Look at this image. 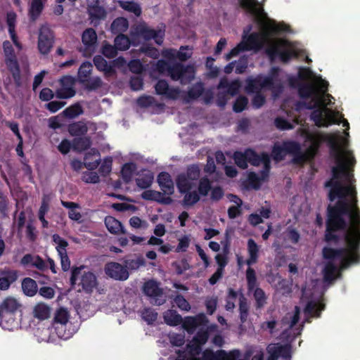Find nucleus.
<instances>
[{
    "label": "nucleus",
    "mask_w": 360,
    "mask_h": 360,
    "mask_svg": "<svg viewBox=\"0 0 360 360\" xmlns=\"http://www.w3.org/2000/svg\"><path fill=\"white\" fill-rule=\"evenodd\" d=\"M155 90L158 95L165 96L172 100H176L180 94V89L178 87H169V84L165 79L158 81L155 85Z\"/></svg>",
    "instance_id": "obj_15"
},
{
    "label": "nucleus",
    "mask_w": 360,
    "mask_h": 360,
    "mask_svg": "<svg viewBox=\"0 0 360 360\" xmlns=\"http://www.w3.org/2000/svg\"><path fill=\"white\" fill-rule=\"evenodd\" d=\"M182 327L188 334H193L197 328V323L193 316H187L181 323Z\"/></svg>",
    "instance_id": "obj_60"
},
{
    "label": "nucleus",
    "mask_w": 360,
    "mask_h": 360,
    "mask_svg": "<svg viewBox=\"0 0 360 360\" xmlns=\"http://www.w3.org/2000/svg\"><path fill=\"white\" fill-rule=\"evenodd\" d=\"M290 349L287 346H278L274 347L272 348L268 347V352L270 353V356H269L267 360H277L278 357L280 355L283 356H287L289 354Z\"/></svg>",
    "instance_id": "obj_43"
},
{
    "label": "nucleus",
    "mask_w": 360,
    "mask_h": 360,
    "mask_svg": "<svg viewBox=\"0 0 360 360\" xmlns=\"http://www.w3.org/2000/svg\"><path fill=\"white\" fill-rule=\"evenodd\" d=\"M269 32H255L248 36L244 35L245 39V49L247 51L255 50L259 51L262 49L264 44L268 41L269 34H277L280 29L277 25H272L268 27Z\"/></svg>",
    "instance_id": "obj_5"
},
{
    "label": "nucleus",
    "mask_w": 360,
    "mask_h": 360,
    "mask_svg": "<svg viewBox=\"0 0 360 360\" xmlns=\"http://www.w3.org/2000/svg\"><path fill=\"white\" fill-rule=\"evenodd\" d=\"M300 105L304 106L306 108L309 110H313V112L311 114V120H312L316 126L318 127H327L331 123L339 124L340 122L336 121L335 119L330 115V119L331 120L330 122L326 120L323 117V114L326 110H328L326 108V100L323 97H319L315 100V102L311 103V102L306 103V102H298L297 103V107L299 108Z\"/></svg>",
    "instance_id": "obj_3"
},
{
    "label": "nucleus",
    "mask_w": 360,
    "mask_h": 360,
    "mask_svg": "<svg viewBox=\"0 0 360 360\" xmlns=\"http://www.w3.org/2000/svg\"><path fill=\"white\" fill-rule=\"evenodd\" d=\"M93 61L98 70L103 72L105 76H112L116 72L115 68L119 67L124 59L122 57H120L108 63L103 56L96 55L94 57Z\"/></svg>",
    "instance_id": "obj_11"
},
{
    "label": "nucleus",
    "mask_w": 360,
    "mask_h": 360,
    "mask_svg": "<svg viewBox=\"0 0 360 360\" xmlns=\"http://www.w3.org/2000/svg\"><path fill=\"white\" fill-rule=\"evenodd\" d=\"M105 272L109 277L117 281H126L129 276V271L124 265L115 262L106 264Z\"/></svg>",
    "instance_id": "obj_12"
},
{
    "label": "nucleus",
    "mask_w": 360,
    "mask_h": 360,
    "mask_svg": "<svg viewBox=\"0 0 360 360\" xmlns=\"http://www.w3.org/2000/svg\"><path fill=\"white\" fill-rule=\"evenodd\" d=\"M91 146V140L89 136H82L75 137L72 140V149L77 152H82L89 148Z\"/></svg>",
    "instance_id": "obj_30"
},
{
    "label": "nucleus",
    "mask_w": 360,
    "mask_h": 360,
    "mask_svg": "<svg viewBox=\"0 0 360 360\" xmlns=\"http://www.w3.org/2000/svg\"><path fill=\"white\" fill-rule=\"evenodd\" d=\"M69 313L68 310L63 307L58 309L54 316V321L61 325L66 324L69 319Z\"/></svg>",
    "instance_id": "obj_53"
},
{
    "label": "nucleus",
    "mask_w": 360,
    "mask_h": 360,
    "mask_svg": "<svg viewBox=\"0 0 360 360\" xmlns=\"http://www.w3.org/2000/svg\"><path fill=\"white\" fill-rule=\"evenodd\" d=\"M18 278V274L15 271H8L3 274L0 277V290H6Z\"/></svg>",
    "instance_id": "obj_33"
},
{
    "label": "nucleus",
    "mask_w": 360,
    "mask_h": 360,
    "mask_svg": "<svg viewBox=\"0 0 360 360\" xmlns=\"http://www.w3.org/2000/svg\"><path fill=\"white\" fill-rule=\"evenodd\" d=\"M233 160L235 161L236 165L243 169H245L248 167V155H247V150L245 153L236 151L233 154Z\"/></svg>",
    "instance_id": "obj_48"
},
{
    "label": "nucleus",
    "mask_w": 360,
    "mask_h": 360,
    "mask_svg": "<svg viewBox=\"0 0 360 360\" xmlns=\"http://www.w3.org/2000/svg\"><path fill=\"white\" fill-rule=\"evenodd\" d=\"M157 181L164 193L171 195L174 193V183L168 172H160L158 176Z\"/></svg>",
    "instance_id": "obj_23"
},
{
    "label": "nucleus",
    "mask_w": 360,
    "mask_h": 360,
    "mask_svg": "<svg viewBox=\"0 0 360 360\" xmlns=\"http://www.w3.org/2000/svg\"><path fill=\"white\" fill-rule=\"evenodd\" d=\"M209 339V333L207 329L200 328L193 338L192 340L199 343V345H205Z\"/></svg>",
    "instance_id": "obj_61"
},
{
    "label": "nucleus",
    "mask_w": 360,
    "mask_h": 360,
    "mask_svg": "<svg viewBox=\"0 0 360 360\" xmlns=\"http://www.w3.org/2000/svg\"><path fill=\"white\" fill-rule=\"evenodd\" d=\"M204 92V86L202 82L193 85L187 92V101L198 99Z\"/></svg>",
    "instance_id": "obj_45"
},
{
    "label": "nucleus",
    "mask_w": 360,
    "mask_h": 360,
    "mask_svg": "<svg viewBox=\"0 0 360 360\" xmlns=\"http://www.w3.org/2000/svg\"><path fill=\"white\" fill-rule=\"evenodd\" d=\"M92 64L86 61L82 63L78 70V77L81 82L82 79H88L90 77L92 71Z\"/></svg>",
    "instance_id": "obj_52"
},
{
    "label": "nucleus",
    "mask_w": 360,
    "mask_h": 360,
    "mask_svg": "<svg viewBox=\"0 0 360 360\" xmlns=\"http://www.w3.org/2000/svg\"><path fill=\"white\" fill-rule=\"evenodd\" d=\"M284 150L287 154L292 155L301 150L300 144L295 141H286L283 143Z\"/></svg>",
    "instance_id": "obj_59"
},
{
    "label": "nucleus",
    "mask_w": 360,
    "mask_h": 360,
    "mask_svg": "<svg viewBox=\"0 0 360 360\" xmlns=\"http://www.w3.org/2000/svg\"><path fill=\"white\" fill-rule=\"evenodd\" d=\"M285 150H284L283 145L279 146L275 144L272 148L271 155L273 158L276 161L283 160L286 155Z\"/></svg>",
    "instance_id": "obj_64"
},
{
    "label": "nucleus",
    "mask_w": 360,
    "mask_h": 360,
    "mask_svg": "<svg viewBox=\"0 0 360 360\" xmlns=\"http://www.w3.org/2000/svg\"><path fill=\"white\" fill-rule=\"evenodd\" d=\"M281 70L279 67H272L266 76H264L265 84H268L269 90L273 96H278L283 91V84L280 77Z\"/></svg>",
    "instance_id": "obj_8"
},
{
    "label": "nucleus",
    "mask_w": 360,
    "mask_h": 360,
    "mask_svg": "<svg viewBox=\"0 0 360 360\" xmlns=\"http://www.w3.org/2000/svg\"><path fill=\"white\" fill-rule=\"evenodd\" d=\"M112 163V160L111 157H107L104 159L98 169V172L101 176H106L111 172Z\"/></svg>",
    "instance_id": "obj_62"
},
{
    "label": "nucleus",
    "mask_w": 360,
    "mask_h": 360,
    "mask_svg": "<svg viewBox=\"0 0 360 360\" xmlns=\"http://www.w3.org/2000/svg\"><path fill=\"white\" fill-rule=\"evenodd\" d=\"M137 169L136 165L134 162L125 163L121 169V174L123 181L125 183H129L131 181L133 174Z\"/></svg>",
    "instance_id": "obj_38"
},
{
    "label": "nucleus",
    "mask_w": 360,
    "mask_h": 360,
    "mask_svg": "<svg viewBox=\"0 0 360 360\" xmlns=\"http://www.w3.org/2000/svg\"><path fill=\"white\" fill-rule=\"evenodd\" d=\"M240 6L249 13L254 15H259L262 11V10L257 7V0H240Z\"/></svg>",
    "instance_id": "obj_44"
},
{
    "label": "nucleus",
    "mask_w": 360,
    "mask_h": 360,
    "mask_svg": "<svg viewBox=\"0 0 360 360\" xmlns=\"http://www.w3.org/2000/svg\"><path fill=\"white\" fill-rule=\"evenodd\" d=\"M104 222L108 231L112 234H125L127 233L122 223L112 216H107Z\"/></svg>",
    "instance_id": "obj_26"
},
{
    "label": "nucleus",
    "mask_w": 360,
    "mask_h": 360,
    "mask_svg": "<svg viewBox=\"0 0 360 360\" xmlns=\"http://www.w3.org/2000/svg\"><path fill=\"white\" fill-rule=\"evenodd\" d=\"M22 289L23 292L30 297L36 295L38 291L36 281L31 278H25L22 281Z\"/></svg>",
    "instance_id": "obj_36"
},
{
    "label": "nucleus",
    "mask_w": 360,
    "mask_h": 360,
    "mask_svg": "<svg viewBox=\"0 0 360 360\" xmlns=\"http://www.w3.org/2000/svg\"><path fill=\"white\" fill-rule=\"evenodd\" d=\"M307 139L311 143L307 148L305 154L311 160L314 159L317 155L321 143L325 141V138L321 134H310Z\"/></svg>",
    "instance_id": "obj_20"
},
{
    "label": "nucleus",
    "mask_w": 360,
    "mask_h": 360,
    "mask_svg": "<svg viewBox=\"0 0 360 360\" xmlns=\"http://www.w3.org/2000/svg\"><path fill=\"white\" fill-rule=\"evenodd\" d=\"M184 198L182 200V205L184 207H191L200 200V195L197 191H186L184 193Z\"/></svg>",
    "instance_id": "obj_42"
},
{
    "label": "nucleus",
    "mask_w": 360,
    "mask_h": 360,
    "mask_svg": "<svg viewBox=\"0 0 360 360\" xmlns=\"http://www.w3.org/2000/svg\"><path fill=\"white\" fill-rule=\"evenodd\" d=\"M44 9V4L41 0H32L29 8V16L32 21H35L41 15Z\"/></svg>",
    "instance_id": "obj_37"
},
{
    "label": "nucleus",
    "mask_w": 360,
    "mask_h": 360,
    "mask_svg": "<svg viewBox=\"0 0 360 360\" xmlns=\"http://www.w3.org/2000/svg\"><path fill=\"white\" fill-rule=\"evenodd\" d=\"M325 309V304L323 303H319L314 301H309L306 304L304 309V314L310 317L319 318L321 314V311Z\"/></svg>",
    "instance_id": "obj_28"
},
{
    "label": "nucleus",
    "mask_w": 360,
    "mask_h": 360,
    "mask_svg": "<svg viewBox=\"0 0 360 360\" xmlns=\"http://www.w3.org/2000/svg\"><path fill=\"white\" fill-rule=\"evenodd\" d=\"M101 53L103 56L108 58H113L117 55V49L115 45H111L107 42L104 43L102 49Z\"/></svg>",
    "instance_id": "obj_57"
},
{
    "label": "nucleus",
    "mask_w": 360,
    "mask_h": 360,
    "mask_svg": "<svg viewBox=\"0 0 360 360\" xmlns=\"http://www.w3.org/2000/svg\"><path fill=\"white\" fill-rule=\"evenodd\" d=\"M247 155L248 162H250L253 166H259L260 164L264 165V159H270L269 155L266 153H262L260 155H259L252 149L247 150Z\"/></svg>",
    "instance_id": "obj_32"
},
{
    "label": "nucleus",
    "mask_w": 360,
    "mask_h": 360,
    "mask_svg": "<svg viewBox=\"0 0 360 360\" xmlns=\"http://www.w3.org/2000/svg\"><path fill=\"white\" fill-rule=\"evenodd\" d=\"M139 177L136 179V186L141 189H146L153 184L154 179L153 173L148 169H142L137 174Z\"/></svg>",
    "instance_id": "obj_24"
},
{
    "label": "nucleus",
    "mask_w": 360,
    "mask_h": 360,
    "mask_svg": "<svg viewBox=\"0 0 360 360\" xmlns=\"http://www.w3.org/2000/svg\"><path fill=\"white\" fill-rule=\"evenodd\" d=\"M141 198L146 200L155 201L161 205H170L173 202L171 197L164 196L161 192L154 190L143 191Z\"/></svg>",
    "instance_id": "obj_21"
},
{
    "label": "nucleus",
    "mask_w": 360,
    "mask_h": 360,
    "mask_svg": "<svg viewBox=\"0 0 360 360\" xmlns=\"http://www.w3.org/2000/svg\"><path fill=\"white\" fill-rule=\"evenodd\" d=\"M274 125L280 130H289L293 129V124L282 117H277L275 118Z\"/></svg>",
    "instance_id": "obj_63"
},
{
    "label": "nucleus",
    "mask_w": 360,
    "mask_h": 360,
    "mask_svg": "<svg viewBox=\"0 0 360 360\" xmlns=\"http://www.w3.org/2000/svg\"><path fill=\"white\" fill-rule=\"evenodd\" d=\"M192 360H230V357L225 350L214 352L211 349H206L202 352L201 359L193 357Z\"/></svg>",
    "instance_id": "obj_25"
},
{
    "label": "nucleus",
    "mask_w": 360,
    "mask_h": 360,
    "mask_svg": "<svg viewBox=\"0 0 360 360\" xmlns=\"http://www.w3.org/2000/svg\"><path fill=\"white\" fill-rule=\"evenodd\" d=\"M115 45L117 50L126 51L127 50L131 44L129 37L123 34H118L115 38Z\"/></svg>",
    "instance_id": "obj_47"
},
{
    "label": "nucleus",
    "mask_w": 360,
    "mask_h": 360,
    "mask_svg": "<svg viewBox=\"0 0 360 360\" xmlns=\"http://www.w3.org/2000/svg\"><path fill=\"white\" fill-rule=\"evenodd\" d=\"M33 312L36 318L45 320L50 316L51 309L47 304L39 303L34 307Z\"/></svg>",
    "instance_id": "obj_41"
},
{
    "label": "nucleus",
    "mask_w": 360,
    "mask_h": 360,
    "mask_svg": "<svg viewBox=\"0 0 360 360\" xmlns=\"http://www.w3.org/2000/svg\"><path fill=\"white\" fill-rule=\"evenodd\" d=\"M262 89H268V84H265L264 75L259 74L255 77H249L246 80L245 90L248 94L261 92Z\"/></svg>",
    "instance_id": "obj_17"
},
{
    "label": "nucleus",
    "mask_w": 360,
    "mask_h": 360,
    "mask_svg": "<svg viewBox=\"0 0 360 360\" xmlns=\"http://www.w3.org/2000/svg\"><path fill=\"white\" fill-rule=\"evenodd\" d=\"M176 184L180 193L191 191L195 185L193 181L188 179L184 173H181L177 176Z\"/></svg>",
    "instance_id": "obj_27"
},
{
    "label": "nucleus",
    "mask_w": 360,
    "mask_h": 360,
    "mask_svg": "<svg viewBox=\"0 0 360 360\" xmlns=\"http://www.w3.org/2000/svg\"><path fill=\"white\" fill-rule=\"evenodd\" d=\"M286 239L292 244H297L300 240V234L296 229L292 226H288L285 230Z\"/></svg>",
    "instance_id": "obj_54"
},
{
    "label": "nucleus",
    "mask_w": 360,
    "mask_h": 360,
    "mask_svg": "<svg viewBox=\"0 0 360 360\" xmlns=\"http://www.w3.org/2000/svg\"><path fill=\"white\" fill-rule=\"evenodd\" d=\"M82 289L86 293H91L98 285L96 275L91 271L84 272L81 277L80 283Z\"/></svg>",
    "instance_id": "obj_22"
},
{
    "label": "nucleus",
    "mask_w": 360,
    "mask_h": 360,
    "mask_svg": "<svg viewBox=\"0 0 360 360\" xmlns=\"http://www.w3.org/2000/svg\"><path fill=\"white\" fill-rule=\"evenodd\" d=\"M156 68L160 72L167 71L173 81H179L182 85L191 83L195 76V66L191 64L184 65L179 62L169 63L164 60H159Z\"/></svg>",
    "instance_id": "obj_2"
},
{
    "label": "nucleus",
    "mask_w": 360,
    "mask_h": 360,
    "mask_svg": "<svg viewBox=\"0 0 360 360\" xmlns=\"http://www.w3.org/2000/svg\"><path fill=\"white\" fill-rule=\"evenodd\" d=\"M83 113V108L79 103L71 105L65 108L62 112L64 117L69 119H74Z\"/></svg>",
    "instance_id": "obj_39"
},
{
    "label": "nucleus",
    "mask_w": 360,
    "mask_h": 360,
    "mask_svg": "<svg viewBox=\"0 0 360 360\" xmlns=\"http://www.w3.org/2000/svg\"><path fill=\"white\" fill-rule=\"evenodd\" d=\"M298 95L302 99L311 98V103L315 102V100L319 97H321L318 94L317 87L311 83L300 84L298 86Z\"/></svg>",
    "instance_id": "obj_18"
},
{
    "label": "nucleus",
    "mask_w": 360,
    "mask_h": 360,
    "mask_svg": "<svg viewBox=\"0 0 360 360\" xmlns=\"http://www.w3.org/2000/svg\"><path fill=\"white\" fill-rule=\"evenodd\" d=\"M81 83L84 86V88L88 91H95L102 86L103 82L99 77L91 79H82Z\"/></svg>",
    "instance_id": "obj_46"
},
{
    "label": "nucleus",
    "mask_w": 360,
    "mask_h": 360,
    "mask_svg": "<svg viewBox=\"0 0 360 360\" xmlns=\"http://www.w3.org/2000/svg\"><path fill=\"white\" fill-rule=\"evenodd\" d=\"M82 41L84 45L82 51L86 57L91 56L95 51V46L97 41V34L93 28L86 29L82 35Z\"/></svg>",
    "instance_id": "obj_13"
},
{
    "label": "nucleus",
    "mask_w": 360,
    "mask_h": 360,
    "mask_svg": "<svg viewBox=\"0 0 360 360\" xmlns=\"http://www.w3.org/2000/svg\"><path fill=\"white\" fill-rule=\"evenodd\" d=\"M92 155H97L99 156L100 153L96 149L92 148V149H91V150L89 153H87L85 155L84 160L86 162H84V167L89 170H94V169H96L101 163L100 158H98V160H96L94 162H87L86 160L89 158V156Z\"/></svg>",
    "instance_id": "obj_50"
},
{
    "label": "nucleus",
    "mask_w": 360,
    "mask_h": 360,
    "mask_svg": "<svg viewBox=\"0 0 360 360\" xmlns=\"http://www.w3.org/2000/svg\"><path fill=\"white\" fill-rule=\"evenodd\" d=\"M246 280L248 292H254L253 297L255 300L256 309H262L266 304L267 296L260 288H257V281L255 271L248 267L246 271Z\"/></svg>",
    "instance_id": "obj_6"
},
{
    "label": "nucleus",
    "mask_w": 360,
    "mask_h": 360,
    "mask_svg": "<svg viewBox=\"0 0 360 360\" xmlns=\"http://www.w3.org/2000/svg\"><path fill=\"white\" fill-rule=\"evenodd\" d=\"M248 103V99L244 96H239L235 101L233 110L235 112H241L247 107Z\"/></svg>",
    "instance_id": "obj_56"
},
{
    "label": "nucleus",
    "mask_w": 360,
    "mask_h": 360,
    "mask_svg": "<svg viewBox=\"0 0 360 360\" xmlns=\"http://www.w3.org/2000/svg\"><path fill=\"white\" fill-rule=\"evenodd\" d=\"M55 42V34L53 31L47 24L42 25L39 30L37 48L42 55H48Z\"/></svg>",
    "instance_id": "obj_7"
},
{
    "label": "nucleus",
    "mask_w": 360,
    "mask_h": 360,
    "mask_svg": "<svg viewBox=\"0 0 360 360\" xmlns=\"http://www.w3.org/2000/svg\"><path fill=\"white\" fill-rule=\"evenodd\" d=\"M145 265V260L142 257L136 259H128L124 260V266L127 269L136 270L140 266Z\"/></svg>",
    "instance_id": "obj_55"
},
{
    "label": "nucleus",
    "mask_w": 360,
    "mask_h": 360,
    "mask_svg": "<svg viewBox=\"0 0 360 360\" xmlns=\"http://www.w3.org/2000/svg\"><path fill=\"white\" fill-rule=\"evenodd\" d=\"M76 94L72 86L62 87L56 91V95L58 98L66 99L73 97Z\"/></svg>",
    "instance_id": "obj_58"
},
{
    "label": "nucleus",
    "mask_w": 360,
    "mask_h": 360,
    "mask_svg": "<svg viewBox=\"0 0 360 360\" xmlns=\"http://www.w3.org/2000/svg\"><path fill=\"white\" fill-rule=\"evenodd\" d=\"M288 41L285 40H280L278 44L273 45L268 47L266 50L267 55L271 58H274L276 56H278L281 61L283 63L289 62L292 58L297 57V53L294 50H281V46H285Z\"/></svg>",
    "instance_id": "obj_9"
},
{
    "label": "nucleus",
    "mask_w": 360,
    "mask_h": 360,
    "mask_svg": "<svg viewBox=\"0 0 360 360\" xmlns=\"http://www.w3.org/2000/svg\"><path fill=\"white\" fill-rule=\"evenodd\" d=\"M165 29L154 30L146 26L139 27V34L146 40L154 39L155 42L161 45L165 37Z\"/></svg>",
    "instance_id": "obj_16"
},
{
    "label": "nucleus",
    "mask_w": 360,
    "mask_h": 360,
    "mask_svg": "<svg viewBox=\"0 0 360 360\" xmlns=\"http://www.w3.org/2000/svg\"><path fill=\"white\" fill-rule=\"evenodd\" d=\"M239 314L240 322L242 323H245L249 315V306L247 298L243 293L240 294L239 297Z\"/></svg>",
    "instance_id": "obj_40"
},
{
    "label": "nucleus",
    "mask_w": 360,
    "mask_h": 360,
    "mask_svg": "<svg viewBox=\"0 0 360 360\" xmlns=\"http://www.w3.org/2000/svg\"><path fill=\"white\" fill-rule=\"evenodd\" d=\"M212 189L211 181L207 177H202L200 179L198 184V194L202 196H206Z\"/></svg>",
    "instance_id": "obj_49"
},
{
    "label": "nucleus",
    "mask_w": 360,
    "mask_h": 360,
    "mask_svg": "<svg viewBox=\"0 0 360 360\" xmlns=\"http://www.w3.org/2000/svg\"><path fill=\"white\" fill-rule=\"evenodd\" d=\"M87 11L92 22H98L106 17V11L103 6L100 5L99 0H93L89 4Z\"/></svg>",
    "instance_id": "obj_19"
},
{
    "label": "nucleus",
    "mask_w": 360,
    "mask_h": 360,
    "mask_svg": "<svg viewBox=\"0 0 360 360\" xmlns=\"http://www.w3.org/2000/svg\"><path fill=\"white\" fill-rule=\"evenodd\" d=\"M69 134L72 136H82L88 131V127L84 121L75 122L68 127Z\"/></svg>",
    "instance_id": "obj_29"
},
{
    "label": "nucleus",
    "mask_w": 360,
    "mask_h": 360,
    "mask_svg": "<svg viewBox=\"0 0 360 360\" xmlns=\"http://www.w3.org/2000/svg\"><path fill=\"white\" fill-rule=\"evenodd\" d=\"M20 306L16 299L8 297L1 302L0 307L2 309V314H4L5 321L8 323L9 321L13 323L15 319L13 315Z\"/></svg>",
    "instance_id": "obj_14"
},
{
    "label": "nucleus",
    "mask_w": 360,
    "mask_h": 360,
    "mask_svg": "<svg viewBox=\"0 0 360 360\" xmlns=\"http://www.w3.org/2000/svg\"><path fill=\"white\" fill-rule=\"evenodd\" d=\"M142 319L148 324H153L158 318V313L152 308H145L141 311Z\"/></svg>",
    "instance_id": "obj_51"
},
{
    "label": "nucleus",
    "mask_w": 360,
    "mask_h": 360,
    "mask_svg": "<svg viewBox=\"0 0 360 360\" xmlns=\"http://www.w3.org/2000/svg\"><path fill=\"white\" fill-rule=\"evenodd\" d=\"M129 27L127 19L120 17L115 19L110 25L111 31L113 34H122L126 32Z\"/></svg>",
    "instance_id": "obj_34"
},
{
    "label": "nucleus",
    "mask_w": 360,
    "mask_h": 360,
    "mask_svg": "<svg viewBox=\"0 0 360 360\" xmlns=\"http://www.w3.org/2000/svg\"><path fill=\"white\" fill-rule=\"evenodd\" d=\"M330 151L335 158L337 165L332 168V179L325 183L330 187L328 199L330 202L326 209L324 240L329 243L340 240L337 231H345L346 248L334 249L324 247L323 257L328 259L323 269V278L331 282L340 269H347L352 264L360 262V209L358 206L357 191L352 172L349 167L354 166V156L345 158L343 150L337 137L327 139Z\"/></svg>",
    "instance_id": "obj_1"
},
{
    "label": "nucleus",
    "mask_w": 360,
    "mask_h": 360,
    "mask_svg": "<svg viewBox=\"0 0 360 360\" xmlns=\"http://www.w3.org/2000/svg\"><path fill=\"white\" fill-rule=\"evenodd\" d=\"M120 7L124 11L134 13L136 17L141 15L142 10L141 6L134 1H119Z\"/></svg>",
    "instance_id": "obj_35"
},
{
    "label": "nucleus",
    "mask_w": 360,
    "mask_h": 360,
    "mask_svg": "<svg viewBox=\"0 0 360 360\" xmlns=\"http://www.w3.org/2000/svg\"><path fill=\"white\" fill-rule=\"evenodd\" d=\"M143 293L154 299V304L158 306L162 305L166 300L163 297V290L160 287V284L155 280L146 281L143 287Z\"/></svg>",
    "instance_id": "obj_10"
},
{
    "label": "nucleus",
    "mask_w": 360,
    "mask_h": 360,
    "mask_svg": "<svg viewBox=\"0 0 360 360\" xmlns=\"http://www.w3.org/2000/svg\"><path fill=\"white\" fill-rule=\"evenodd\" d=\"M3 49L6 67L12 75L15 86L20 87L22 85L20 68L14 49L11 43L6 40L3 42Z\"/></svg>",
    "instance_id": "obj_4"
},
{
    "label": "nucleus",
    "mask_w": 360,
    "mask_h": 360,
    "mask_svg": "<svg viewBox=\"0 0 360 360\" xmlns=\"http://www.w3.org/2000/svg\"><path fill=\"white\" fill-rule=\"evenodd\" d=\"M165 322L170 326H176L181 324L182 316L174 309H168L163 314Z\"/></svg>",
    "instance_id": "obj_31"
}]
</instances>
